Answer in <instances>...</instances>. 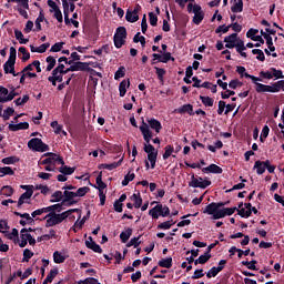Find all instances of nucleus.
<instances>
[{
    "mask_svg": "<svg viewBox=\"0 0 284 284\" xmlns=\"http://www.w3.org/2000/svg\"><path fill=\"white\" fill-rule=\"evenodd\" d=\"M264 39L266 40V44L268 47V50L271 52H274V50H276V47H274V42L272 41V36L264 34Z\"/></svg>",
    "mask_w": 284,
    "mask_h": 284,
    "instance_id": "53",
    "label": "nucleus"
},
{
    "mask_svg": "<svg viewBox=\"0 0 284 284\" xmlns=\"http://www.w3.org/2000/svg\"><path fill=\"white\" fill-rule=\"evenodd\" d=\"M32 256H34V253L30 251V248H26L23 251V258H22L23 263H28V261H30Z\"/></svg>",
    "mask_w": 284,
    "mask_h": 284,
    "instance_id": "61",
    "label": "nucleus"
},
{
    "mask_svg": "<svg viewBox=\"0 0 284 284\" xmlns=\"http://www.w3.org/2000/svg\"><path fill=\"white\" fill-rule=\"evenodd\" d=\"M58 170H59V172H60L61 174H64V175H67V176H70V174H74V168H70V166H68V165H65V164H63L62 166H60Z\"/></svg>",
    "mask_w": 284,
    "mask_h": 284,
    "instance_id": "40",
    "label": "nucleus"
},
{
    "mask_svg": "<svg viewBox=\"0 0 284 284\" xmlns=\"http://www.w3.org/2000/svg\"><path fill=\"white\" fill-rule=\"evenodd\" d=\"M187 12H190V13L193 12V14H194L193 23H195V26H199L201 23V21H203V19H205V13L203 12V9H201V4L189 3Z\"/></svg>",
    "mask_w": 284,
    "mask_h": 284,
    "instance_id": "2",
    "label": "nucleus"
},
{
    "mask_svg": "<svg viewBox=\"0 0 284 284\" xmlns=\"http://www.w3.org/2000/svg\"><path fill=\"white\" fill-rule=\"evenodd\" d=\"M85 246L92 252H97L98 254H102L103 250L97 242L92 241V236H89V240L85 241Z\"/></svg>",
    "mask_w": 284,
    "mask_h": 284,
    "instance_id": "21",
    "label": "nucleus"
},
{
    "mask_svg": "<svg viewBox=\"0 0 284 284\" xmlns=\"http://www.w3.org/2000/svg\"><path fill=\"white\" fill-rule=\"evenodd\" d=\"M62 8L64 13L65 26H70V23H72L74 28H79V21L70 19V2H68V0H62Z\"/></svg>",
    "mask_w": 284,
    "mask_h": 284,
    "instance_id": "8",
    "label": "nucleus"
},
{
    "mask_svg": "<svg viewBox=\"0 0 284 284\" xmlns=\"http://www.w3.org/2000/svg\"><path fill=\"white\" fill-rule=\"evenodd\" d=\"M123 163V156L118 161V162H113L111 164H100L99 165V170H116V168L121 166V164Z\"/></svg>",
    "mask_w": 284,
    "mask_h": 284,
    "instance_id": "25",
    "label": "nucleus"
},
{
    "mask_svg": "<svg viewBox=\"0 0 284 284\" xmlns=\"http://www.w3.org/2000/svg\"><path fill=\"white\" fill-rule=\"evenodd\" d=\"M44 156H47V159H44L41 164L42 165H57V163H59L60 165H65V161H63V158H61V155L52 153V152H48L44 154Z\"/></svg>",
    "mask_w": 284,
    "mask_h": 284,
    "instance_id": "6",
    "label": "nucleus"
},
{
    "mask_svg": "<svg viewBox=\"0 0 284 284\" xmlns=\"http://www.w3.org/2000/svg\"><path fill=\"white\" fill-rule=\"evenodd\" d=\"M14 97H19V93L14 91V88L11 89L10 93L7 97L0 95V103H8V101H12Z\"/></svg>",
    "mask_w": 284,
    "mask_h": 284,
    "instance_id": "31",
    "label": "nucleus"
},
{
    "mask_svg": "<svg viewBox=\"0 0 284 284\" xmlns=\"http://www.w3.org/2000/svg\"><path fill=\"white\" fill-rule=\"evenodd\" d=\"M189 185L190 187H200L201 190H205V187H210V185H212V181L207 180V178L203 180V178L196 179L194 175H192Z\"/></svg>",
    "mask_w": 284,
    "mask_h": 284,
    "instance_id": "7",
    "label": "nucleus"
},
{
    "mask_svg": "<svg viewBox=\"0 0 284 284\" xmlns=\"http://www.w3.org/2000/svg\"><path fill=\"white\" fill-rule=\"evenodd\" d=\"M140 131L142 132V136L145 141L144 152H146L148 154V159L151 163V169L154 170V168H156V156H159V152H156V149H154V146L150 144V141H152V131L150 130V126H148V123H145L144 121L140 126Z\"/></svg>",
    "mask_w": 284,
    "mask_h": 284,
    "instance_id": "1",
    "label": "nucleus"
},
{
    "mask_svg": "<svg viewBox=\"0 0 284 284\" xmlns=\"http://www.w3.org/2000/svg\"><path fill=\"white\" fill-rule=\"evenodd\" d=\"M47 63H49L47 65V72H51V70H53L54 67L57 65V59H54V57H52V55H49L47 58Z\"/></svg>",
    "mask_w": 284,
    "mask_h": 284,
    "instance_id": "43",
    "label": "nucleus"
},
{
    "mask_svg": "<svg viewBox=\"0 0 284 284\" xmlns=\"http://www.w3.org/2000/svg\"><path fill=\"white\" fill-rule=\"evenodd\" d=\"M202 172H209L210 174H223V169L216 164H211L202 169Z\"/></svg>",
    "mask_w": 284,
    "mask_h": 284,
    "instance_id": "24",
    "label": "nucleus"
},
{
    "mask_svg": "<svg viewBox=\"0 0 284 284\" xmlns=\"http://www.w3.org/2000/svg\"><path fill=\"white\" fill-rule=\"evenodd\" d=\"M134 43H141L142 48H145V37L141 36V32H138L133 38Z\"/></svg>",
    "mask_w": 284,
    "mask_h": 284,
    "instance_id": "51",
    "label": "nucleus"
},
{
    "mask_svg": "<svg viewBox=\"0 0 284 284\" xmlns=\"http://www.w3.org/2000/svg\"><path fill=\"white\" fill-rule=\"evenodd\" d=\"M130 236H132V229H126L120 234V239L123 243H128V241H130Z\"/></svg>",
    "mask_w": 284,
    "mask_h": 284,
    "instance_id": "44",
    "label": "nucleus"
},
{
    "mask_svg": "<svg viewBox=\"0 0 284 284\" xmlns=\"http://www.w3.org/2000/svg\"><path fill=\"white\" fill-rule=\"evenodd\" d=\"M16 39L21 44L28 43L29 39L23 38V32L19 31L18 29L14 30Z\"/></svg>",
    "mask_w": 284,
    "mask_h": 284,
    "instance_id": "45",
    "label": "nucleus"
},
{
    "mask_svg": "<svg viewBox=\"0 0 284 284\" xmlns=\"http://www.w3.org/2000/svg\"><path fill=\"white\" fill-rule=\"evenodd\" d=\"M20 54H22L21 61L26 62L30 59V52L24 47H20L19 50Z\"/></svg>",
    "mask_w": 284,
    "mask_h": 284,
    "instance_id": "52",
    "label": "nucleus"
},
{
    "mask_svg": "<svg viewBox=\"0 0 284 284\" xmlns=\"http://www.w3.org/2000/svg\"><path fill=\"white\" fill-rule=\"evenodd\" d=\"M267 165H270V160L260 161L257 160L254 164V170H256V174H265V170H267Z\"/></svg>",
    "mask_w": 284,
    "mask_h": 284,
    "instance_id": "19",
    "label": "nucleus"
},
{
    "mask_svg": "<svg viewBox=\"0 0 284 284\" xmlns=\"http://www.w3.org/2000/svg\"><path fill=\"white\" fill-rule=\"evenodd\" d=\"M255 91L261 92H274L272 85L263 84V83H256Z\"/></svg>",
    "mask_w": 284,
    "mask_h": 284,
    "instance_id": "30",
    "label": "nucleus"
},
{
    "mask_svg": "<svg viewBox=\"0 0 284 284\" xmlns=\"http://www.w3.org/2000/svg\"><path fill=\"white\" fill-rule=\"evenodd\" d=\"M34 194V191H26L24 193H22L18 200V204L17 207L19 210H21V207L23 206V204L26 203H30V199H32V195Z\"/></svg>",
    "mask_w": 284,
    "mask_h": 284,
    "instance_id": "14",
    "label": "nucleus"
},
{
    "mask_svg": "<svg viewBox=\"0 0 284 284\" xmlns=\"http://www.w3.org/2000/svg\"><path fill=\"white\" fill-rule=\"evenodd\" d=\"M3 165H14V163H19V158L17 155H11L2 159L1 161Z\"/></svg>",
    "mask_w": 284,
    "mask_h": 284,
    "instance_id": "37",
    "label": "nucleus"
},
{
    "mask_svg": "<svg viewBox=\"0 0 284 284\" xmlns=\"http://www.w3.org/2000/svg\"><path fill=\"white\" fill-rule=\"evenodd\" d=\"M176 222L174 221H166V222H163L161 224L158 225V230H170V227H172V225H174Z\"/></svg>",
    "mask_w": 284,
    "mask_h": 284,
    "instance_id": "59",
    "label": "nucleus"
},
{
    "mask_svg": "<svg viewBox=\"0 0 284 284\" xmlns=\"http://www.w3.org/2000/svg\"><path fill=\"white\" fill-rule=\"evenodd\" d=\"M64 199L62 200V203H67V205L70 207L71 205H74L77 201H73V199H77V191H69L65 190L63 192Z\"/></svg>",
    "mask_w": 284,
    "mask_h": 284,
    "instance_id": "13",
    "label": "nucleus"
},
{
    "mask_svg": "<svg viewBox=\"0 0 284 284\" xmlns=\"http://www.w3.org/2000/svg\"><path fill=\"white\" fill-rule=\"evenodd\" d=\"M225 265H227V260H221L219 262V266H213L207 273L206 277L212 278L219 275V273L223 272L225 270Z\"/></svg>",
    "mask_w": 284,
    "mask_h": 284,
    "instance_id": "10",
    "label": "nucleus"
},
{
    "mask_svg": "<svg viewBox=\"0 0 284 284\" xmlns=\"http://www.w3.org/2000/svg\"><path fill=\"white\" fill-rule=\"evenodd\" d=\"M43 221H47L45 227H54V225H61V223H62L61 217H60L59 213H57V212L47 214L43 217Z\"/></svg>",
    "mask_w": 284,
    "mask_h": 284,
    "instance_id": "9",
    "label": "nucleus"
},
{
    "mask_svg": "<svg viewBox=\"0 0 284 284\" xmlns=\"http://www.w3.org/2000/svg\"><path fill=\"white\" fill-rule=\"evenodd\" d=\"M243 10V0H234V4L231 7V12L239 13Z\"/></svg>",
    "mask_w": 284,
    "mask_h": 284,
    "instance_id": "38",
    "label": "nucleus"
},
{
    "mask_svg": "<svg viewBox=\"0 0 284 284\" xmlns=\"http://www.w3.org/2000/svg\"><path fill=\"white\" fill-rule=\"evenodd\" d=\"M59 274V268H53L49 272V274L47 275V281H49L50 283H52L54 281V278H57V275Z\"/></svg>",
    "mask_w": 284,
    "mask_h": 284,
    "instance_id": "56",
    "label": "nucleus"
},
{
    "mask_svg": "<svg viewBox=\"0 0 284 284\" xmlns=\"http://www.w3.org/2000/svg\"><path fill=\"white\" fill-rule=\"evenodd\" d=\"M29 233H20V243H19V247H26V245H28L29 239L28 237Z\"/></svg>",
    "mask_w": 284,
    "mask_h": 284,
    "instance_id": "57",
    "label": "nucleus"
},
{
    "mask_svg": "<svg viewBox=\"0 0 284 284\" xmlns=\"http://www.w3.org/2000/svg\"><path fill=\"white\" fill-rule=\"evenodd\" d=\"M155 74H158L159 81L163 83V77H165V69H161L159 67H154Z\"/></svg>",
    "mask_w": 284,
    "mask_h": 284,
    "instance_id": "64",
    "label": "nucleus"
},
{
    "mask_svg": "<svg viewBox=\"0 0 284 284\" xmlns=\"http://www.w3.org/2000/svg\"><path fill=\"white\" fill-rule=\"evenodd\" d=\"M158 265L160 267H166V270H170V267H172V257L160 260Z\"/></svg>",
    "mask_w": 284,
    "mask_h": 284,
    "instance_id": "42",
    "label": "nucleus"
},
{
    "mask_svg": "<svg viewBox=\"0 0 284 284\" xmlns=\"http://www.w3.org/2000/svg\"><path fill=\"white\" fill-rule=\"evenodd\" d=\"M74 212H81V210H79V209H70V210L64 211L62 213H58L59 216H60L61 223H63L65 221V219H68L70 215L74 214Z\"/></svg>",
    "mask_w": 284,
    "mask_h": 284,
    "instance_id": "32",
    "label": "nucleus"
},
{
    "mask_svg": "<svg viewBox=\"0 0 284 284\" xmlns=\"http://www.w3.org/2000/svg\"><path fill=\"white\" fill-rule=\"evenodd\" d=\"M128 38V30L125 27H119L113 37L115 48H123L125 45V39Z\"/></svg>",
    "mask_w": 284,
    "mask_h": 284,
    "instance_id": "4",
    "label": "nucleus"
},
{
    "mask_svg": "<svg viewBox=\"0 0 284 284\" xmlns=\"http://www.w3.org/2000/svg\"><path fill=\"white\" fill-rule=\"evenodd\" d=\"M16 216H20V219H26L28 222V225H34V217L30 216V213H19V212H13Z\"/></svg>",
    "mask_w": 284,
    "mask_h": 284,
    "instance_id": "34",
    "label": "nucleus"
},
{
    "mask_svg": "<svg viewBox=\"0 0 284 284\" xmlns=\"http://www.w3.org/2000/svg\"><path fill=\"white\" fill-rule=\"evenodd\" d=\"M88 192H90V187H88V186L75 189V197L77 196H79V197L85 196L88 194Z\"/></svg>",
    "mask_w": 284,
    "mask_h": 284,
    "instance_id": "54",
    "label": "nucleus"
},
{
    "mask_svg": "<svg viewBox=\"0 0 284 284\" xmlns=\"http://www.w3.org/2000/svg\"><path fill=\"white\" fill-rule=\"evenodd\" d=\"M148 121V128H151V130H154V132H156V134H159L161 132V130H163V125H161V121L151 118Z\"/></svg>",
    "mask_w": 284,
    "mask_h": 284,
    "instance_id": "20",
    "label": "nucleus"
},
{
    "mask_svg": "<svg viewBox=\"0 0 284 284\" xmlns=\"http://www.w3.org/2000/svg\"><path fill=\"white\" fill-rule=\"evenodd\" d=\"M200 100L202 101L205 108H212L214 105V99L205 95H200Z\"/></svg>",
    "mask_w": 284,
    "mask_h": 284,
    "instance_id": "41",
    "label": "nucleus"
},
{
    "mask_svg": "<svg viewBox=\"0 0 284 284\" xmlns=\"http://www.w3.org/2000/svg\"><path fill=\"white\" fill-rule=\"evenodd\" d=\"M0 194L2 196H12V194H14V189L10 185H4L1 187Z\"/></svg>",
    "mask_w": 284,
    "mask_h": 284,
    "instance_id": "39",
    "label": "nucleus"
},
{
    "mask_svg": "<svg viewBox=\"0 0 284 284\" xmlns=\"http://www.w3.org/2000/svg\"><path fill=\"white\" fill-rule=\"evenodd\" d=\"M30 124L28 122H20L18 124H9V130L11 132H19V130H28Z\"/></svg>",
    "mask_w": 284,
    "mask_h": 284,
    "instance_id": "26",
    "label": "nucleus"
},
{
    "mask_svg": "<svg viewBox=\"0 0 284 284\" xmlns=\"http://www.w3.org/2000/svg\"><path fill=\"white\" fill-rule=\"evenodd\" d=\"M258 34V29H250L246 32L247 39H251L252 41H261V43H265V40H263L262 36H256Z\"/></svg>",
    "mask_w": 284,
    "mask_h": 284,
    "instance_id": "22",
    "label": "nucleus"
},
{
    "mask_svg": "<svg viewBox=\"0 0 284 284\" xmlns=\"http://www.w3.org/2000/svg\"><path fill=\"white\" fill-rule=\"evenodd\" d=\"M141 236L138 237H133L129 241V243L126 244V247H139L141 245V241H140Z\"/></svg>",
    "mask_w": 284,
    "mask_h": 284,
    "instance_id": "58",
    "label": "nucleus"
},
{
    "mask_svg": "<svg viewBox=\"0 0 284 284\" xmlns=\"http://www.w3.org/2000/svg\"><path fill=\"white\" fill-rule=\"evenodd\" d=\"M53 261L54 263H65V256H63V254H61V252L55 251L53 253Z\"/></svg>",
    "mask_w": 284,
    "mask_h": 284,
    "instance_id": "48",
    "label": "nucleus"
},
{
    "mask_svg": "<svg viewBox=\"0 0 284 284\" xmlns=\"http://www.w3.org/2000/svg\"><path fill=\"white\" fill-rule=\"evenodd\" d=\"M200 265H205L210 258H212V254H210V251H206L205 254L201 255L200 257Z\"/></svg>",
    "mask_w": 284,
    "mask_h": 284,
    "instance_id": "62",
    "label": "nucleus"
},
{
    "mask_svg": "<svg viewBox=\"0 0 284 284\" xmlns=\"http://www.w3.org/2000/svg\"><path fill=\"white\" fill-rule=\"evenodd\" d=\"M95 183L98 185L97 189L99 190V192H103L105 187H108V184L103 182V172L99 173V175L95 179Z\"/></svg>",
    "mask_w": 284,
    "mask_h": 284,
    "instance_id": "27",
    "label": "nucleus"
},
{
    "mask_svg": "<svg viewBox=\"0 0 284 284\" xmlns=\"http://www.w3.org/2000/svg\"><path fill=\"white\" fill-rule=\"evenodd\" d=\"M131 200H133L134 202V207H136V210H139V207H141V205H143V199L141 197V193H134L131 196Z\"/></svg>",
    "mask_w": 284,
    "mask_h": 284,
    "instance_id": "35",
    "label": "nucleus"
},
{
    "mask_svg": "<svg viewBox=\"0 0 284 284\" xmlns=\"http://www.w3.org/2000/svg\"><path fill=\"white\" fill-rule=\"evenodd\" d=\"M2 176H14V170L10 166L0 168V178Z\"/></svg>",
    "mask_w": 284,
    "mask_h": 284,
    "instance_id": "36",
    "label": "nucleus"
},
{
    "mask_svg": "<svg viewBox=\"0 0 284 284\" xmlns=\"http://www.w3.org/2000/svg\"><path fill=\"white\" fill-rule=\"evenodd\" d=\"M239 210L236 206L234 207H226V209H221L216 214H215V220L219 219H225V216H232L234 212Z\"/></svg>",
    "mask_w": 284,
    "mask_h": 284,
    "instance_id": "15",
    "label": "nucleus"
},
{
    "mask_svg": "<svg viewBox=\"0 0 284 284\" xmlns=\"http://www.w3.org/2000/svg\"><path fill=\"white\" fill-rule=\"evenodd\" d=\"M132 12L134 13V17L132 19ZM141 12V7L140 4H136L132 11V9H128L126 10V14H125V20L129 23H136V21H139V13Z\"/></svg>",
    "mask_w": 284,
    "mask_h": 284,
    "instance_id": "11",
    "label": "nucleus"
},
{
    "mask_svg": "<svg viewBox=\"0 0 284 284\" xmlns=\"http://www.w3.org/2000/svg\"><path fill=\"white\" fill-rule=\"evenodd\" d=\"M272 88H273V93L281 92V90H283V92H284V80H280V81L273 83Z\"/></svg>",
    "mask_w": 284,
    "mask_h": 284,
    "instance_id": "50",
    "label": "nucleus"
},
{
    "mask_svg": "<svg viewBox=\"0 0 284 284\" xmlns=\"http://www.w3.org/2000/svg\"><path fill=\"white\" fill-rule=\"evenodd\" d=\"M71 70H73V72H88L92 70V68L88 67V62L78 61L71 65Z\"/></svg>",
    "mask_w": 284,
    "mask_h": 284,
    "instance_id": "17",
    "label": "nucleus"
},
{
    "mask_svg": "<svg viewBox=\"0 0 284 284\" xmlns=\"http://www.w3.org/2000/svg\"><path fill=\"white\" fill-rule=\"evenodd\" d=\"M16 63H17V61H14V60H8L3 64L4 74H12L13 77H19L20 73H17L14 71V64Z\"/></svg>",
    "mask_w": 284,
    "mask_h": 284,
    "instance_id": "16",
    "label": "nucleus"
},
{
    "mask_svg": "<svg viewBox=\"0 0 284 284\" xmlns=\"http://www.w3.org/2000/svg\"><path fill=\"white\" fill-rule=\"evenodd\" d=\"M29 150H32V152H48L50 150V146L39 138H33L28 142Z\"/></svg>",
    "mask_w": 284,
    "mask_h": 284,
    "instance_id": "3",
    "label": "nucleus"
},
{
    "mask_svg": "<svg viewBox=\"0 0 284 284\" xmlns=\"http://www.w3.org/2000/svg\"><path fill=\"white\" fill-rule=\"evenodd\" d=\"M149 215L155 220L159 219V216H170V207L163 206V204L158 203L156 206L149 211Z\"/></svg>",
    "mask_w": 284,
    "mask_h": 284,
    "instance_id": "5",
    "label": "nucleus"
},
{
    "mask_svg": "<svg viewBox=\"0 0 284 284\" xmlns=\"http://www.w3.org/2000/svg\"><path fill=\"white\" fill-rule=\"evenodd\" d=\"M174 112L178 114H190V116H194V106L192 104H183L175 109Z\"/></svg>",
    "mask_w": 284,
    "mask_h": 284,
    "instance_id": "18",
    "label": "nucleus"
},
{
    "mask_svg": "<svg viewBox=\"0 0 284 284\" xmlns=\"http://www.w3.org/2000/svg\"><path fill=\"white\" fill-rule=\"evenodd\" d=\"M14 114V110L11 106H8L4 111L3 114L1 115L3 121H9L10 118Z\"/></svg>",
    "mask_w": 284,
    "mask_h": 284,
    "instance_id": "47",
    "label": "nucleus"
},
{
    "mask_svg": "<svg viewBox=\"0 0 284 284\" xmlns=\"http://www.w3.org/2000/svg\"><path fill=\"white\" fill-rule=\"evenodd\" d=\"M239 34L237 33H232L229 37L224 38V43L225 48L232 49L234 48V45H236V41H237Z\"/></svg>",
    "mask_w": 284,
    "mask_h": 284,
    "instance_id": "23",
    "label": "nucleus"
},
{
    "mask_svg": "<svg viewBox=\"0 0 284 284\" xmlns=\"http://www.w3.org/2000/svg\"><path fill=\"white\" fill-rule=\"evenodd\" d=\"M3 234H7V239H9V241H19V230L17 229H12L11 233L8 232H3Z\"/></svg>",
    "mask_w": 284,
    "mask_h": 284,
    "instance_id": "46",
    "label": "nucleus"
},
{
    "mask_svg": "<svg viewBox=\"0 0 284 284\" xmlns=\"http://www.w3.org/2000/svg\"><path fill=\"white\" fill-rule=\"evenodd\" d=\"M135 176L136 175L134 173H128L122 181L123 187H125V185H128L130 181H134Z\"/></svg>",
    "mask_w": 284,
    "mask_h": 284,
    "instance_id": "63",
    "label": "nucleus"
},
{
    "mask_svg": "<svg viewBox=\"0 0 284 284\" xmlns=\"http://www.w3.org/2000/svg\"><path fill=\"white\" fill-rule=\"evenodd\" d=\"M74 212H81V210H79V209H70V210L64 211L62 213H58L59 216H60L61 223H63L65 221V219H68L70 215L74 214Z\"/></svg>",
    "mask_w": 284,
    "mask_h": 284,
    "instance_id": "33",
    "label": "nucleus"
},
{
    "mask_svg": "<svg viewBox=\"0 0 284 284\" xmlns=\"http://www.w3.org/2000/svg\"><path fill=\"white\" fill-rule=\"evenodd\" d=\"M63 192H61V191H55L52 195H51V197L53 199V200H51V203H59V201H63Z\"/></svg>",
    "mask_w": 284,
    "mask_h": 284,
    "instance_id": "49",
    "label": "nucleus"
},
{
    "mask_svg": "<svg viewBox=\"0 0 284 284\" xmlns=\"http://www.w3.org/2000/svg\"><path fill=\"white\" fill-rule=\"evenodd\" d=\"M128 88H130V79L123 80L122 82H120V85H119L120 97H125V93L128 92Z\"/></svg>",
    "mask_w": 284,
    "mask_h": 284,
    "instance_id": "28",
    "label": "nucleus"
},
{
    "mask_svg": "<svg viewBox=\"0 0 284 284\" xmlns=\"http://www.w3.org/2000/svg\"><path fill=\"white\" fill-rule=\"evenodd\" d=\"M51 128L54 129V134H61L62 132L64 136H68V132L63 131V125L59 124L58 121L51 122Z\"/></svg>",
    "mask_w": 284,
    "mask_h": 284,
    "instance_id": "29",
    "label": "nucleus"
},
{
    "mask_svg": "<svg viewBox=\"0 0 284 284\" xmlns=\"http://www.w3.org/2000/svg\"><path fill=\"white\" fill-rule=\"evenodd\" d=\"M252 54H256L257 61H265V53H263V50L261 49H253Z\"/></svg>",
    "mask_w": 284,
    "mask_h": 284,
    "instance_id": "55",
    "label": "nucleus"
},
{
    "mask_svg": "<svg viewBox=\"0 0 284 284\" xmlns=\"http://www.w3.org/2000/svg\"><path fill=\"white\" fill-rule=\"evenodd\" d=\"M225 204L224 203H214L212 202L211 204L206 205L204 210V214H211L213 215V219H216V214H219V207H223Z\"/></svg>",
    "mask_w": 284,
    "mask_h": 284,
    "instance_id": "12",
    "label": "nucleus"
},
{
    "mask_svg": "<svg viewBox=\"0 0 284 284\" xmlns=\"http://www.w3.org/2000/svg\"><path fill=\"white\" fill-rule=\"evenodd\" d=\"M30 101V95L26 94L23 98H18L14 100L16 105H26Z\"/></svg>",
    "mask_w": 284,
    "mask_h": 284,
    "instance_id": "60",
    "label": "nucleus"
}]
</instances>
